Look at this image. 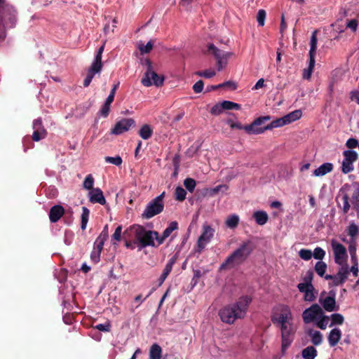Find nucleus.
<instances>
[{"instance_id":"obj_1","label":"nucleus","mask_w":359,"mask_h":359,"mask_svg":"<svg viewBox=\"0 0 359 359\" xmlns=\"http://www.w3.org/2000/svg\"><path fill=\"white\" fill-rule=\"evenodd\" d=\"M252 301L250 296L244 295L239 297L236 303L225 306L219 311L221 320L231 325L237 319L244 318Z\"/></svg>"},{"instance_id":"obj_2","label":"nucleus","mask_w":359,"mask_h":359,"mask_svg":"<svg viewBox=\"0 0 359 359\" xmlns=\"http://www.w3.org/2000/svg\"><path fill=\"white\" fill-rule=\"evenodd\" d=\"M156 231L146 230L141 225L134 224L128 228L123 233V238L126 239L128 237H133L134 243L137 244L140 249L147 246H155L154 237L157 236Z\"/></svg>"},{"instance_id":"obj_3","label":"nucleus","mask_w":359,"mask_h":359,"mask_svg":"<svg viewBox=\"0 0 359 359\" xmlns=\"http://www.w3.org/2000/svg\"><path fill=\"white\" fill-rule=\"evenodd\" d=\"M254 248L252 241H246L243 242L225 261L220 265L219 270L232 269L242 264L250 255Z\"/></svg>"},{"instance_id":"obj_4","label":"nucleus","mask_w":359,"mask_h":359,"mask_svg":"<svg viewBox=\"0 0 359 359\" xmlns=\"http://www.w3.org/2000/svg\"><path fill=\"white\" fill-rule=\"evenodd\" d=\"M0 21L3 23L4 30L13 28L16 24V10L6 1L0 6Z\"/></svg>"},{"instance_id":"obj_5","label":"nucleus","mask_w":359,"mask_h":359,"mask_svg":"<svg viewBox=\"0 0 359 359\" xmlns=\"http://www.w3.org/2000/svg\"><path fill=\"white\" fill-rule=\"evenodd\" d=\"M278 313L271 316V321L273 324L278 323L280 326L293 324L292 314L290 308L287 305L280 304L277 308Z\"/></svg>"},{"instance_id":"obj_6","label":"nucleus","mask_w":359,"mask_h":359,"mask_svg":"<svg viewBox=\"0 0 359 359\" xmlns=\"http://www.w3.org/2000/svg\"><path fill=\"white\" fill-rule=\"evenodd\" d=\"M281 332V352L285 354L294 339L296 327L293 324L280 326Z\"/></svg>"},{"instance_id":"obj_7","label":"nucleus","mask_w":359,"mask_h":359,"mask_svg":"<svg viewBox=\"0 0 359 359\" xmlns=\"http://www.w3.org/2000/svg\"><path fill=\"white\" fill-rule=\"evenodd\" d=\"M208 52L212 54L217 60V70L221 71L227 64V60L232 55L230 52H226L217 48L214 44L210 43L208 46Z\"/></svg>"},{"instance_id":"obj_8","label":"nucleus","mask_w":359,"mask_h":359,"mask_svg":"<svg viewBox=\"0 0 359 359\" xmlns=\"http://www.w3.org/2000/svg\"><path fill=\"white\" fill-rule=\"evenodd\" d=\"M317 37H316V32H313L311 41H310V50H309V64L307 69H304L303 73V78L305 79H310L311 76V73L315 66V57L317 48Z\"/></svg>"},{"instance_id":"obj_9","label":"nucleus","mask_w":359,"mask_h":359,"mask_svg":"<svg viewBox=\"0 0 359 359\" xmlns=\"http://www.w3.org/2000/svg\"><path fill=\"white\" fill-rule=\"evenodd\" d=\"M164 77L160 76L154 71V68L149 69V71H146L143 78L142 79L141 83L143 86L149 87L154 85L157 87L161 86L163 84Z\"/></svg>"},{"instance_id":"obj_10","label":"nucleus","mask_w":359,"mask_h":359,"mask_svg":"<svg viewBox=\"0 0 359 359\" xmlns=\"http://www.w3.org/2000/svg\"><path fill=\"white\" fill-rule=\"evenodd\" d=\"M349 274L348 266L347 264L343 265L336 275H325V278L326 280H332V283H329L330 285L338 286L345 283L348 278Z\"/></svg>"},{"instance_id":"obj_11","label":"nucleus","mask_w":359,"mask_h":359,"mask_svg":"<svg viewBox=\"0 0 359 359\" xmlns=\"http://www.w3.org/2000/svg\"><path fill=\"white\" fill-rule=\"evenodd\" d=\"M323 313V309L318 304H312L302 313V318L305 323L316 321Z\"/></svg>"},{"instance_id":"obj_12","label":"nucleus","mask_w":359,"mask_h":359,"mask_svg":"<svg viewBox=\"0 0 359 359\" xmlns=\"http://www.w3.org/2000/svg\"><path fill=\"white\" fill-rule=\"evenodd\" d=\"M215 233V229L210 225L205 224L203 226V232L199 236L197 241V252L201 253L203 250L205 248L207 243H208L212 238Z\"/></svg>"},{"instance_id":"obj_13","label":"nucleus","mask_w":359,"mask_h":359,"mask_svg":"<svg viewBox=\"0 0 359 359\" xmlns=\"http://www.w3.org/2000/svg\"><path fill=\"white\" fill-rule=\"evenodd\" d=\"M270 116H260L256 118L251 124L245 126L244 130L248 134H262L266 129H264V127H259L261 125L264 123L265 122L270 121Z\"/></svg>"},{"instance_id":"obj_14","label":"nucleus","mask_w":359,"mask_h":359,"mask_svg":"<svg viewBox=\"0 0 359 359\" xmlns=\"http://www.w3.org/2000/svg\"><path fill=\"white\" fill-rule=\"evenodd\" d=\"M164 203H160L153 199L146 206L142 214L143 219H150L163 211Z\"/></svg>"},{"instance_id":"obj_15","label":"nucleus","mask_w":359,"mask_h":359,"mask_svg":"<svg viewBox=\"0 0 359 359\" xmlns=\"http://www.w3.org/2000/svg\"><path fill=\"white\" fill-rule=\"evenodd\" d=\"M104 49V44L101 46L97 51V53L95 56L94 60L92 62L88 73L87 76H90L91 79H93L95 74L97 73H100L102 69V56Z\"/></svg>"},{"instance_id":"obj_16","label":"nucleus","mask_w":359,"mask_h":359,"mask_svg":"<svg viewBox=\"0 0 359 359\" xmlns=\"http://www.w3.org/2000/svg\"><path fill=\"white\" fill-rule=\"evenodd\" d=\"M331 245L334 252L335 263L342 266L346 264L344 262L348 257L346 248L335 241H332Z\"/></svg>"},{"instance_id":"obj_17","label":"nucleus","mask_w":359,"mask_h":359,"mask_svg":"<svg viewBox=\"0 0 359 359\" xmlns=\"http://www.w3.org/2000/svg\"><path fill=\"white\" fill-rule=\"evenodd\" d=\"M135 126V121L133 118H122L116 123L114 127L111 130V133L116 135H121L129 130L131 127Z\"/></svg>"},{"instance_id":"obj_18","label":"nucleus","mask_w":359,"mask_h":359,"mask_svg":"<svg viewBox=\"0 0 359 359\" xmlns=\"http://www.w3.org/2000/svg\"><path fill=\"white\" fill-rule=\"evenodd\" d=\"M297 288L300 292L304 293V301L313 302L316 299L318 292L315 290L313 285L312 286V287H304V285H297Z\"/></svg>"},{"instance_id":"obj_19","label":"nucleus","mask_w":359,"mask_h":359,"mask_svg":"<svg viewBox=\"0 0 359 359\" xmlns=\"http://www.w3.org/2000/svg\"><path fill=\"white\" fill-rule=\"evenodd\" d=\"M64 214V208L60 205H55L49 211V219L52 223H55L60 220Z\"/></svg>"},{"instance_id":"obj_20","label":"nucleus","mask_w":359,"mask_h":359,"mask_svg":"<svg viewBox=\"0 0 359 359\" xmlns=\"http://www.w3.org/2000/svg\"><path fill=\"white\" fill-rule=\"evenodd\" d=\"M89 200L93 203H99L100 205L106 203L103 192L100 188H95L89 192Z\"/></svg>"},{"instance_id":"obj_21","label":"nucleus","mask_w":359,"mask_h":359,"mask_svg":"<svg viewBox=\"0 0 359 359\" xmlns=\"http://www.w3.org/2000/svg\"><path fill=\"white\" fill-rule=\"evenodd\" d=\"M319 302L326 311L332 312L338 310V306H336V301L334 297H327L324 299L320 298Z\"/></svg>"},{"instance_id":"obj_22","label":"nucleus","mask_w":359,"mask_h":359,"mask_svg":"<svg viewBox=\"0 0 359 359\" xmlns=\"http://www.w3.org/2000/svg\"><path fill=\"white\" fill-rule=\"evenodd\" d=\"M341 338V332L338 328L332 329L327 337L330 346H335Z\"/></svg>"},{"instance_id":"obj_23","label":"nucleus","mask_w":359,"mask_h":359,"mask_svg":"<svg viewBox=\"0 0 359 359\" xmlns=\"http://www.w3.org/2000/svg\"><path fill=\"white\" fill-rule=\"evenodd\" d=\"M333 170V164L331 163H325L313 171V175L316 177L324 176Z\"/></svg>"},{"instance_id":"obj_24","label":"nucleus","mask_w":359,"mask_h":359,"mask_svg":"<svg viewBox=\"0 0 359 359\" xmlns=\"http://www.w3.org/2000/svg\"><path fill=\"white\" fill-rule=\"evenodd\" d=\"M179 258V252H177L175 253V255L168 260V263L166 264L162 275H163L165 277H168L170 273L172 271L173 265L176 263Z\"/></svg>"},{"instance_id":"obj_25","label":"nucleus","mask_w":359,"mask_h":359,"mask_svg":"<svg viewBox=\"0 0 359 359\" xmlns=\"http://www.w3.org/2000/svg\"><path fill=\"white\" fill-rule=\"evenodd\" d=\"M138 135L143 140H149L153 135V129L149 124H144L139 130Z\"/></svg>"},{"instance_id":"obj_26","label":"nucleus","mask_w":359,"mask_h":359,"mask_svg":"<svg viewBox=\"0 0 359 359\" xmlns=\"http://www.w3.org/2000/svg\"><path fill=\"white\" fill-rule=\"evenodd\" d=\"M253 217L255 218L256 222L259 225L265 224L269 219V216H268L267 213L263 210H259V211L255 212L253 214Z\"/></svg>"},{"instance_id":"obj_27","label":"nucleus","mask_w":359,"mask_h":359,"mask_svg":"<svg viewBox=\"0 0 359 359\" xmlns=\"http://www.w3.org/2000/svg\"><path fill=\"white\" fill-rule=\"evenodd\" d=\"M302 116V112L299 109L294 110L285 116H284V118L286 121L287 125L290 124L298 119H299Z\"/></svg>"},{"instance_id":"obj_28","label":"nucleus","mask_w":359,"mask_h":359,"mask_svg":"<svg viewBox=\"0 0 359 359\" xmlns=\"http://www.w3.org/2000/svg\"><path fill=\"white\" fill-rule=\"evenodd\" d=\"M161 353H162L161 347L157 344H154L149 349V358L150 359H161Z\"/></svg>"},{"instance_id":"obj_29","label":"nucleus","mask_w":359,"mask_h":359,"mask_svg":"<svg viewBox=\"0 0 359 359\" xmlns=\"http://www.w3.org/2000/svg\"><path fill=\"white\" fill-rule=\"evenodd\" d=\"M317 355L316 349L312 346H308L302 351V357L304 359H314Z\"/></svg>"},{"instance_id":"obj_30","label":"nucleus","mask_w":359,"mask_h":359,"mask_svg":"<svg viewBox=\"0 0 359 359\" xmlns=\"http://www.w3.org/2000/svg\"><path fill=\"white\" fill-rule=\"evenodd\" d=\"M287 125L286 121L284 118V116L281 118H278L273 121H271L269 124L264 126V129H266V130H271L275 128L281 127L283 126Z\"/></svg>"},{"instance_id":"obj_31","label":"nucleus","mask_w":359,"mask_h":359,"mask_svg":"<svg viewBox=\"0 0 359 359\" xmlns=\"http://www.w3.org/2000/svg\"><path fill=\"white\" fill-rule=\"evenodd\" d=\"M309 335L311 336V341L314 345L318 346L322 343L323 335L320 332L317 330H310Z\"/></svg>"},{"instance_id":"obj_32","label":"nucleus","mask_w":359,"mask_h":359,"mask_svg":"<svg viewBox=\"0 0 359 359\" xmlns=\"http://www.w3.org/2000/svg\"><path fill=\"white\" fill-rule=\"evenodd\" d=\"M313 278V272L311 270H309L306 271L305 276L303 277L304 283H299L298 285H304V287H312Z\"/></svg>"},{"instance_id":"obj_33","label":"nucleus","mask_w":359,"mask_h":359,"mask_svg":"<svg viewBox=\"0 0 359 359\" xmlns=\"http://www.w3.org/2000/svg\"><path fill=\"white\" fill-rule=\"evenodd\" d=\"M90 215V210L86 207L82 208V214H81V228L82 230H85L87 226V223L88 222V217Z\"/></svg>"},{"instance_id":"obj_34","label":"nucleus","mask_w":359,"mask_h":359,"mask_svg":"<svg viewBox=\"0 0 359 359\" xmlns=\"http://www.w3.org/2000/svg\"><path fill=\"white\" fill-rule=\"evenodd\" d=\"M344 160L346 161L353 163L358 159V154L355 151L346 150L343 152Z\"/></svg>"},{"instance_id":"obj_35","label":"nucleus","mask_w":359,"mask_h":359,"mask_svg":"<svg viewBox=\"0 0 359 359\" xmlns=\"http://www.w3.org/2000/svg\"><path fill=\"white\" fill-rule=\"evenodd\" d=\"M154 41L150 40L147 42L146 45H144L142 43H140L138 45V48L141 53V54L149 53L153 48Z\"/></svg>"},{"instance_id":"obj_36","label":"nucleus","mask_w":359,"mask_h":359,"mask_svg":"<svg viewBox=\"0 0 359 359\" xmlns=\"http://www.w3.org/2000/svg\"><path fill=\"white\" fill-rule=\"evenodd\" d=\"M238 223L239 217L236 215H232L229 216L226 221V225L230 229L236 228Z\"/></svg>"},{"instance_id":"obj_37","label":"nucleus","mask_w":359,"mask_h":359,"mask_svg":"<svg viewBox=\"0 0 359 359\" xmlns=\"http://www.w3.org/2000/svg\"><path fill=\"white\" fill-rule=\"evenodd\" d=\"M326 269L327 264L322 261L318 262L315 265V271L320 277L325 278Z\"/></svg>"},{"instance_id":"obj_38","label":"nucleus","mask_w":359,"mask_h":359,"mask_svg":"<svg viewBox=\"0 0 359 359\" xmlns=\"http://www.w3.org/2000/svg\"><path fill=\"white\" fill-rule=\"evenodd\" d=\"M187 191L182 187H177L175 191V198L178 201H183L185 200Z\"/></svg>"},{"instance_id":"obj_39","label":"nucleus","mask_w":359,"mask_h":359,"mask_svg":"<svg viewBox=\"0 0 359 359\" xmlns=\"http://www.w3.org/2000/svg\"><path fill=\"white\" fill-rule=\"evenodd\" d=\"M184 185L188 191L193 193L196 186V182L193 178L187 177L184 181Z\"/></svg>"},{"instance_id":"obj_40","label":"nucleus","mask_w":359,"mask_h":359,"mask_svg":"<svg viewBox=\"0 0 359 359\" xmlns=\"http://www.w3.org/2000/svg\"><path fill=\"white\" fill-rule=\"evenodd\" d=\"M222 107H223L224 110H231V109L239 110V109H241L240 104L233 102L231 101H227V100L223 101L222 102Z\"/></svg>"},{"instance_id":"obj_41","label":"nucleus","mask_w":359,"mask_h":359,"mask_svg":"<svg viewBox=\"0 0 359 359\" xmlns=\"http://www.w3.org/2000/svg\"><path fill=\"white\" fill-rule=\"evenodd\" d=\"M48 135L46 130H42L41 131L34 130L32 138L35 142H39L43 139H45Z\"/></svg>"},{"instance_id":"obj_42","label":"nucleus","mask_w":359,"mask_h":359,"mask_svg":"<svg viewBox=\"0 0 359 359\" xmlns=\"http://www.w3.org/2000/svg\"><path fill=\"white\" fill-rule=\"evenodd\" d=\"M94 184V178L92 176V175L89 174L88 175L83 183V187L84 189L92 191L94 189L93 188Z\"/></svg>"},{"instance_id":"obj_43","label":"nucleus","mask_w":359,"mask_h":359,"mask_svg":"<svg viewBox=\"0 0 359 359\" xmlns=\"http://www.w3.org/2000/svg\"><path fill=\"white\" fill-rule=\"evenodd\" d=\"M178 229V223L177 222H172L169 226L162 233L166 238L169 237L172 232Z\"/></svg>"},{"instance_id":"obj_44","label":"nucleus","mask_w":359,"mask_h":359,"mask_svg":"<svg viewBox=\"0 0 359 359\" xmlns=\"http://www.w3.org/2000/svg\"><path fill=\"white\" fill-rule=\"evenodd\" d=\"M331 319L332 323L330 325V327L332 326L333 325H342L344 321V316L340 313L332 314Z\"/></svg>"},{"instance_id":"obj_45","label":"nucleus","mask_w":359,"mask_h":359,"mask_svg":"<svg viewBox=\"0 0 359 359\" xmlns=\"http://www.w3.org/2000/svg\"><path fill=\"white\" fill-rule=\"evenodd\" d=\"M328 319V316H325L324 313H323V315L317 320V326L321 330H325L327 325Z\"/></svg>"},{"instance_id":"obj_46","label":"nucleus","mask_w":359,"mask_h":359,"mask_svg":"<svg viewBox=\"0 0 359 359\" xmlns=\"http://www.w3.org/2000/svg\"><path fill=\"white\" fill-rule=\"evenodd\" d=\"M299 255L302 259L308 261L311 259L313 253L311 250L302 249L299 252Z\"/></svg>"},{"instance_id":"obj_47","label":"nucleus","mask_w":359,"mask_h":359,"mask_svg":"<svg viewBox=\"0 0 359 359\" xmlns=\"http://www.w3.org/2000/svg\"><path fill=\"white\" fill-rule=\"evenodd\" d=\"M343 208L342 210L344 214L348 213L350 210L349 196L347 194H345L342 196Z\"/></svg>"},{"instance_id":"obj_48","label":"nucleus","mask_w":359,"mask_h":359,"mask_svg":"<svg viewBox=\"0 0 359 359\" xmlns=\"http://www.w3.org/2000/svg\"><path fill=\"white\" fill-rule=\"evenodd\" d=\"M105 161L109 163L114 164L115 165L119 166L122 164V158L117 156L116 157L107 156L105 157Z\"/></svg>"},{"instance_id":"obj_49","label":"nucleus","mask_w":359,"mask_h":359,"mask_svg":"<svg viewBox=\"0 0 359 359\" xmlns=\"http://www.w3.org/2000/svg\"><path fill=\"white\" fill-rule=\"evenodd\" d=\"M353 169H354V168L353 165V163L343 160L342 167H341V171L343 173L347 174V173L353 171Z\"/></svg>"},{"instance_id":"obj_50","label":"nucleus","mask_w":359,"mask_h":359,"mask_svg":"<svg viewBox=\"0 0 359 359\" xmlns=\"http://www.w3.org/2000/svg\"><path fill=\"white\" fill-rule=\"evenodd\" d=\"M325 255V252L323 248L317 247L314 249L313 256L315 259L322 260L324 258Z\"/></svg>"},{"instance_id":"obj_51","label":"nucleus","mask_w":359,"mask_h":359,"mask_svg":"<svg viewBox=\"0 0 359 359\" xmlns=\"http://www.w3.org/2000/svg\"><path fill=\"white\" fill-rule=\"evenodd\" d=\"M266 13L264 10L260 9L259 10L257 15V20L259 26H264L265 18H266Z\"/></svg>"},{"instance_id":"obj_52","label":"nucleus","mask_w":359,"mask_h":359,"mask_svg":"<svg viewBox=\"0 0 359 359\" xmlns=\"http://www.w3.org/2000/svg\"><path fill=\"white\" fill-rule=\"evenodd\" d=\"M32 128H33L34 130H38V131L39 130L41 131L42 130H46L43 125L41 118H38L33 121Z\"/></svg>"},{"instance_id":"obj_53","label":"nucleus","mask_w":359,"mask_h":359,"mask_svg":"<svg viewBox=\"0 0 359 359\" xmlns=\"http://www.w3.org/2000/svg\"><path fill=\"white\" fill-rule=\"evenodd\" d=\"M356 242L353 239L349 244L348 251L351 257V259H356Z\"/></svg>"},{"instance_id":"obj_54","label":"nucleus","mask_w":359,"mask_h":359,"mask_svg":"<svg viewBox=\"0 0 359 359\" xmlns=\"http://www.w3.org/2000/svg\"><path fill=\"white\" fill-rule=\"evenodd\" d=\"M222 107V102L215 104L211 108L210 113L215 116H217V115L222 114V111H224L223 107Z\"/></svg>"},{"instance_id":"obj_55","label":"nucleus","mask_w":359,"mask_h":359,"mask_svg":"<svg viewBox=\"0 0 359 359\" xmlns=\"http://www.w3.org/2000/svg\"><path fill=\"white\" fill-rule=\"evenodd\" d=\"M358 231L359 230L358 226L353 223L351 224L348 226V234L353 238L358 233Z\"/></svg>"},{"instance_id":"obj_56","label":"nucleus","mask_w":359,"mask_h":359,"mask_svg":"<svg viewBox=\"0 0 359 359\" xmlns=\"http://www.w3.org/2000/svg\"><path fill=\"white\" fill-rule=\"evenodd\" d=\"M105 241H106L105 240H103V239L97 237L94 243L93 248L102 252L103 250V246H104Z\"/></svg>"},{"instance_id":"obj_57","label":"nucleus","mask_w":359,"mask_h":359,"mask_svg":"<svg viewBox=\"0 0 359 359\" xmlns=\"http://www.w3.org/2000/svg\"><path fill=\"white\" fill-rule=\"evenodd\" d=\"M102 252L93 248L90 254V259L94 263H97L100 259V254Z\"/></svg>"},{"instance_id":"obj_58","label":"nucleus","mask_w":359,"mask_h":359,"mask_svg":"<svg viewBox=\"0 0 359 359\" xmlns=\"http://www.w3.org/2000/svg\"><path fill=\"white\" fill-rule=\"evenodd\" d=\"M110 111V104L104 103L102 108L100 110V114L103 117H107Z\"/></svg>"},{"instance_id":"obj_59","label":"nucleus","mask_w":359,"mask_h":359,"mask_svg":"<svg viewBox=\"0 0 359 359\" xmlns=\"http://www.w3.org/2000/svg\"><path fill=\"white\" fill-rule=\"evenodd\" d=\"M229 189V187L226 184H219L215 188L210 189V194L212 195H215L217 194L219 191H226Z\"/></svg>"},{"instance_id":"obj_60","label":"nucleus","mask_w":359,"mask_h":359,"mask_svg":"<svg viewBox=\"0 0 359 359\" xmlns=\"http://www.w3.org/2000/svg\"><path fill=\"white\" fill-rule=\"evenodd\" d=\"M121 233H122V226L119 225L116 227L114 234L112 235V238L116 241H120L121 239Z\"/></svg>"},{"instance_id":"obj_61","label":"nucleus","mask_w":359,"mask_h":359,"mask_svg":"<svg viewBox=\"0 0 359 359\" xmlns=\"http://www.w3.org/2000/svg\"><path fill=\"white\" fill-rule=\"evenodd\" d=\"M203 86V81L202 80H199L193 86V90L196 93H199L202 92Z\"/></svg>"},{"instance_id":"obj_62","label":"nucleus","mask_w":359,"mask_h":359,"mask_svg":"<svg viewBox=\"0 0 359 359\" xmlns=\"http://www.w3.org/2000/svg\"><path fill=\"white\" fill-rule=\"evenodd\" d=\"M97 330L102 332H109L111 325L109 323L105 324H98L95 327Z\"/></svg>"},{"instance_id":"obj_63","label":"nucleus","mask_w":359,"mask_h":359,"mask_svg":"<svg viewBox=\"0 0 359 359\" xmlns=\"http://www.w3.org/2000/svg\"><path fill=\"white\" fill-rule=\"evenodd\" d=\"M346 27L349 28L351 31L355 32L358 27V20L353 19L347 22Z\"/></svg>"},{"instance_id":"obj_64","label":"nucleus","mask_w":359,"mask_h":359,"mask_svg":"<svg viewBox=\"0 0 359 359\" xmlns=\"http://www.w3.org/2000/svg\"><path fill=\"white\" fill-rule=\"evenodd\" d=\"M346 146L349 149H353L358 146V142L356 139L349 138L346 143Z\"/></svg>"}]
</instances>
